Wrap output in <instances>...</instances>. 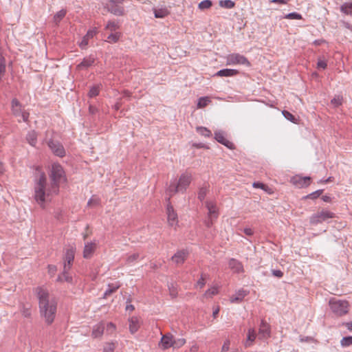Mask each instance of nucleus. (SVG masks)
<instances>
[{
  "mask_svg": "<svg viewBox=\"0 0 352 352\" xmlns=\"http://www.w3.org/2000/svg\"><path fill=\"white\" fill-rule=\"evenodd\" d=\"M34 169V199L42 206L47 198L58 194L60 186L67 182V177L63 166L58 163L52 165L49 173L50 183L47 182L46 175L41 166H35Z\"/></svg>",
  "mask_w": 352,
  "mask_h": 352,
  "instance_id": "obj_1",
  "label": "nucleus"
},
{
  "mask_svg": "<svg viewBox=\"0 0 352 352\" xmlns=\"http://www.w3.org/2000/svg\"><path fill=\"white\" fill-rule=\"evenodd\" d=\"M167 205H166V214L168 224L170 226H174L177 225L178 223V217L176 211L174 210L173 206H172L170 201V197L167 199Z\"/></svg>",
  "mask_w": 352,
  "mask_h": 352,
  "instance_id": "obj_7",
  "label": "nucleus"
},
{
  "mask_svg": "<svg viewBox=\"0 0 352 352\" xmlns=\"http://www.w3.org/2000/svg\"><path fill=\"white\" fill-rule=\"evenodd\" d=\"M35 293L38 300L41 316L44 318L45 322L50 325L55 319L57 302L54 299L50 298L48 291L43 287L35 288Z\"/></svg>",
  "mask_w": 352,
  "mask_h": 352,
  "instance_id": "obj_2",
  "label": "nucleus"
},
{
  "mask_svg": "<svg viewBox=\"0 0 352 352\" xmlns=\"http://www.w3.org/2000/svg\"><path fill=\"white\" fill-rule=\"evenodd\" d=\"M189 256L188 250L182 249L178 250L172 257L171 260L177 265L183 264Z\"/></svg>",
  "mask_w": 352,
  "mask_h": 352,
  "instance_id": "obj_10",
  "label": "nucleus"
},
{
  "mask_svg": "<svg viewBox=\"0 0 352 352\" xmlns=\"http://www.w3.org/2000/svg\"><path fill=\"white\" fill-rule=\"evenodd\" d=\"M56 270H57V267L56 265H48V272L51 275H54L55 274V272H56Z\"/></svg>",
  "mask_w": 352,
  "mask_h": 352,
  "instance_id": "obj_59",
  "label": "nucleus"
},
{
  "mask_svg": "<svg viewBox=\"0 0 352 352\" xmlns=\"http://www.w3.org/2000/svg\"><path fill=\"white\" fill-rule=\"evenodd\" d=\"M139 328L138 324V320L136 318H131L129 320V330L131 333H135L138 331Z\"/></svg>",
  "mask_w": 352,
  "mask_h": 352,
  "instance_id": "obj_30",
  "label": "nucleus"
},
{
  "mask_svg": "<svg viewBox=\"0 0 352 352\" xmlns=\"http://www.w3.org/2000/svg\"><path fill=\"white\" fill-rule=\"evenodd\" d=\"M340 344L344 347L352 345V336H346L342 338L340 341Z\"/></svg>",
  "mask_w": 352,
  "mask_h": 352,
  "instance_id": "obj_46",
  "label": "nucleus"
},
{
  "mask_svg": "<svg viewBox=\"0 0 352 352\" xmlns=\"http://www.w3.org/2000/svg\"><path fill=\"white\" fill-rule=\"evenodd\" d=\"M273 276L277 278H282L283 276V272L280 270H273L272 271Z\"/></svg>",
  "mask_w": 352,
  "mask_h": 352,
  "instance_id": "obj_55",
  "label": "nucleus"
},
{
  "mask_svg": "<svg viewBox=\"0 0 352 352\" xmlns=\"http://www.w3.org/2000/svg\"><path fill=\"white\" fill-rule=\"evenodd\" d=\"M197 285H199L200 288H202L205 285V278L204 274H201L200 279L197 281Z\"/></svg>",
  "mask_w": 352,
  "mask_h": 352,
  "instance_id": "obj_61",
  "label": "nucleus"
},
{
  "mask_svg": "<svg viewBox=\"0 0 352 352\" xmlns=\"http://www.w3.org/2000/svg\"><path fill=\"white\" fill-rule=\"evenodd\" d=\"M115 350V346L113 343H107L103 349V352H113Z\"/></svg>",
  "mask_w": 352,
  "mask_h": 352,
  "instance_id": "obj_50",
  "label": "nucleus"
},
{
  "mask_svg": "<svg viewBox=\"0 0 352 352\" xmlns=\"http://www.w3.org/2000/svg\"><path fill=\"white\" fill-rule=\"evenodd\" d=\"M243 232L248 236H252L254 234L253 230L250 228H245L243 229Z\"/></svg>",
  "mask_w": 352,
  "mask_h": 352,
  "instance_id": "obj_62",
  "label": "nucleus"
},
{
  "mask_svg": "<svg viewBox=\"0 0 352 352\" xmlns=\"http://www.w3.org/2000/svg\"><path fill=\"white\" fill-rule=\"evenodd\" d=\"M96 245L95 243H87L84 248L83 257L85 258H89L91 257L95 251Z\"/></svg>",
  "mask_w": 352,
  "mask_h": 352,
  "instance_id": "obj_23",
  "label": "nucleus"
},
{
  "mask_svg": "<svg viewBox=\"0 0 352 352\" xmlns=\"http://www.w3.org/2000/svg\"><path fill=\"white\" fill-rule=\"evenodd\" d=\"M123 2L124 0H109L104 8L116 16H122L124 14V8L122 6Z\"/></svg>",
  "mask_w": 352,
  "mask_h": 352,
  "instance_id": "obj_4",
  "label": "nucleus"
},
{
  "mask_svg": "<svg viewBox=\"0 0 352 352\" xmlns=\"http://www.w3.org/2000/svg\"><path fill=\"white\" fill-rule=\"evenodd\" d=\"M243 65L250 66V63L248 58L238 53L230 54L227 56V65Z\"/></svg>",
  "mask_w": 352,
  "mask_h": 352,
  "instance_id": "obj_6",
  "label": "nucleus"
},
{
  "mask_svg": "<svg viewBox=\"0 0 352 352\" xmlns=\"http://www.w3.org/2000/svg\"><path fill=\"white\" fill-rule=\"evenodd\" d=\"M170 14L166 8L154 9V15L155 18H164Z\"/></svg>",
  "mask_w": 352,
  "mask_h": 352,
  "instance_id": "obj_26",
  "label": "nucleus"
},
{
  "mask_svg": "<svg viewBox=\"0 0 352 352\" xmlns=\"http://www.w3.org/2000/svg\"><path fill=\"white\" fill-rule=\"evenodd\" d=\"M208 192V188L207 186H203L199 188L198 192V199L202 201L204 200L207 193Z\"/></svg>",
  "mask_w": 352,
  "mask_h": 352,
  "instance_id": "obj_40",
  "label": "nucleus"
},
{
  "mask_svg": "<svg viewBox=\"0 0 352 352\" xmlns=\"http://www.w3.org/2000/svg\"><path fill=\"white\" fill-rule=\"evenodd\" d=\"M311 179L309 176L295 175L291 178V183L298 188H306L310 185Z\"/></svg>",
  "mask_w": 352,
  "mask_h": 352,
  "instance_id": "obj_9",
  "label": "nucleus"
},
{
  "mask_svg": "<svg viewBox=\"0 0 352 352\" xmlns=\"http://www.w3.org/2000/svg\"><path fill=\"white\" fill-rule=\"evenodd\" d=\"M119 287H120V285H118V284L109 285V288L105 291L103 298H107L111 294L116 292Z\"/></svg>",
  "mask_w": 352,
  "mask_h": 352,
  "instance_id": "obj_33",
  "label": "nucleus"
},
{
  "mask_svg": "<svg viewBox=\"0 0 352 352\" xmlns=\"http://www.w3.org/2000/svg\"><path fill=\"white\" fill-rule=\"evenodd\" d=\"M342 23L346 28L352 31V25L351 24H349L348 22L344 21H342Z\"/></svg>",
  "mask_w": 352,
  "mask_h": 352,
  "instance_id": "obj_64",
  "label": "nucleus"
},
{
  "mask_svg": "<svg viewBox=\"0 0 352 352\" xmlns=\"http://www.w3.org/2000/svg\"><path fill=\"white\" fill-rule=\"evenodd\" d=\"M252 186L254 188H261L263 190H265V188H268V186H267L266 184H265L263 183L259 182H254L252 184Z\"/></svg>",
  "mask_w": 352,
  "mask_h": 352,
  "instance_id": "obj_53",
  "label": "nucleus"
},
{
  "mask_svg": "<svg viewBox=\"0 0 352 352\" xmlns=\"http://www.w3.org/2000/svg\"><path fill=\"white\" fill-rule=\"evenodd\" d=\"M340 11L346 15L352 16V2L343 3L340 6Z\"/></svg>",
  "mask_w": 352,
  "mask_h": 352,
  "instance_id": "obj_29",
  "label": "nucleus"
},
{
  "mask_svg": "<svg viewBox=\"0 0 352 352\" xmlns=\"http://www.w3.org/2000/svg\"><path fill=\"white\" fill-rule=\"evenodd\" d=\"M104 330V326L103 324H98L94 327L92 331V336L94 338H99L102 336Z\"/></svg>",
  "mask_w": 352,
  "mask_h": 352,
  "instance_id": "obj_25",
  "label": "nucleus"
},
{
  "mask_svg": "<svg viewBox=\"0 0 352 352\" xmlns=\"http://www.w3.org/2000/svg\"><path fill=\"white\" fill-rule=\"evenodd\" d=\"M270 325L264 320H261L258 333L262 336L263 338H269L270 336Z\"/></svg>",
  "mask_w": 352,
  "mask_h": 352,
  "instance_id": "obj_18",
  "label": "nucleus"
},
{
  "mask_svg": "<svg viewBox=\"0 0 352 352\" xmlns=\"http://www.w3.org/2000/svg\"><path fill=\"white\" fill-rule=\"evenodd\" d=\"M140 257L139 253H134L131 255H129L126 260V262L127 264H131L133 263L134 261H137L138 258Z\"/></svg>",
  "mask_w": 352,
  "mask_h": 352,
  "instance_id": "obj_48",
  "label": "nucleus"
},
{
  "mask_svg": "<svg viewBox=\"0 0 352 352\" xmlns=\"http://www.w3.org/2000/svg\"><path fill=\"white\" fill-rule=\"evenodd\" d=\"M239 74V71L234 69H223L218 71L214 76L219 77H232Z\"/></svg>",
  "mask_w": 352,
  "mask_h": 352,
  "instance_id": "obj_17",
  "label": "nucleus"
},
{
  "mask_svg": "<svg viewBox=\"0 0 352 352\" xmlns=\"http://www.w3.org/2000/svg\"><path fill=\"white\" fill-rule=\"evenodd\" d=\"M230 340H226L224 342V343H223V344L222 346L221 351L222 352H226V351H228L229 350V347H230Z\"/></svg>",
  "mask_w": 352,
  "mask_h": 352,
  "instance_id": "obj_58",
  "label": "nucleus"
},
{
  "mask_svg": "<svg viewBox=\"0 0 352 352\" xmlns=\"http://www.w3.org/2000/svg\"><path fill=\"white\" fill-rule=\"evenodd\" d=\"M214 139L218 142H219L220 144L224 145L225 146H226L229 149H231V150L235 149L234 144L232 142L228 140L224 137V132L223 131H215L214 132Z\"/></svg>",
  "mask_w": 352,
  "mask_h": 352,
  "instance_id": "obj_12",
  "label": "nucleus"
},
{
  "mask_svg": "<svg viewBox=\"0 0 352 352\" xmlns=\"http://www.w3.org/2000/svg\"><path fill=\"white\" fill-rule=\"evenodd\" d=\"M70 270L69 266H67V264L63 265V273L57 277L56 280L58 282H67V283H72V277L69 275L68 271Z\"/></svg>",
  "mask_w": 352,
  "mask_h": 352,
  "instance_id": "obj_20",
  "label": "nucleus"
},
{
  "mask_svg": "<svg viewBox=\"0 0 352 352\" xmlns=\"http://www.w3.org/2000/svg\"><path fill=\"white\" fill-rule=\"evenodd\" d=\"M219 6L222 8L231 9L234 7L235 3L232 0H221Z\"/></svg>",
  "mask_w": 352,
  "mask_h": 352,
  "instance_id": "obj_36",
  "label": "nucleus"
},
{
  "mask_svg": "<svg viewBox=\"0 0 352 352\" xmlns=\"http://www.w3.org/2000/svg\"><path fill=\"white\" fill-rule=\"evenodd\" d=\"M169 292H170V295L171 296V297L173 298H176L177 296V289L173 287V285H172L171 287H169Z\"/></svg>",
  "mask_w": 352,
  "mask_h": 352,
  "instance_id": "obj_56",
  "label": "nucleus"
},
{
  "mask_svg": "<svg viewBox=\"0 0 352 352\" xmlns=\"http://www.w3.org/2000/svg\"><path fill=\"white\" fill-rule=\"evenodd\" d=\"M47 145L54 155L60 157H63L65 155V150L62 144L59 142L50 140L47 142Z\"/></svg>",
  "mask_w": 352,
  "mask_h": 352,
  "instance_id": "obj_8",
  "label": "nucleus"
},
{
  "mask_svg": "<svg viewBox=\"0 0 352 352\" xmlns=\"http://www.w3.org/2000/svg\"><path fill=\"white\" fill-rule=\"evenodd\" d=\"M21 104L16 98H13L11 102L12 112L16 117H19L22 113Z\"/></svg>",
  "mask_w": 352,
  "mask_h": 352,
  "instance_id": "obj_21",
  "label": "nucleus"
},
{
  "mask_svg": "<svg viewBox=\"0 0 352 352\" xmlns=\"http://www.w3.org/2000/svg\"><path fill=\"white\" fill-rule=\"evenodd\" d=\"M336 217V214L327 210H322L320 212L314 214L310 217V223L312 225H317L318 223H321L329 219H333Z\"/></svg>",
  "mask_w": 352,
  "mask_h": 352,
  "instance_id": "obj_5",
  "label": "nucleus"
},
{
  "mask_svg": "<svg viewBox=\"0 0 352 352\" xmlns=\"http://www.w3.org/2000/svg\"><path fill=\"white\" fill-rule=\"evenodd\" d=\"M210 100L208 97L207 96H205V97H201L199 98L198 100V102H197V108L199 109H202V108H204L206 107L209 102H210Z\"/></svg>",
  "mask_w": 352,
  "mask_h": 352,
  "instance_id": "obj_34",
  "label": "nucleus"
},
{
  "mask_svg": "<svg viewBox=\"0 0 352 352\" xmlns=\"http://www.w3.org/2000/svg\"><path fill=\"white\" fill-rule=\"evenodd\" d=\"M321 199H322L323 201L324 202H331L332 201V198L329 196V195H323Z\"/></svg>",
  "mask_w": 352,
  "mask_h": 352,
  "instance_id": "obj_63",
  "label": "nucleus"
},
{
  "mask_svg": "<svg viewBox=\"0 0 352 352\" xmlns=\"http://www.w3.org/2000/svg\"><path fill=\"white\" fill-rule=\"evenodd\" d=\"M96 61L94 56L89 55V56L85 57L77 65L76 69L78 70H82L91 67Z\"/></svg>",
  "mask_w": 352,
  "mask_h": 352,
  "instance_id": "obj_13",
  "label": "nucleus"
},
{
  "mask_svg": "<svg viewBox=\"0 0 352 352\" xmlns=\"http://www.w3.org/2000/svg\"><path fill=\"white\" fill-rule=\"evenodd\" d=\"M120 28L118 22L115 21H109L105 26L106 30H109L111 32H114Z\"/></svg>",
  "mask_w": 352,
  "mask_h": 352,
  "instance_id": "obj_35",
  "label": "nucleus"
},
{
  "mask_svg": "<svg viewBox=\"0 0 352 352\" xmlns=\"http://www.w3.org/2000/svg\"><path fill=\"white\" fill-rule=\"evenodd\" d=\"M212 6V1H210V0H204V1H201L199 3L198 8L200 10H205V9L210 8Z\"/></svg>",
  "mask_w": 352,
  "mask_h": 352,
  "instance_id": "obj_42",
  "label": "nucleus"
},
{
  "mask_svg": "<svg viewBox=\"0 0 352 352\" xmlns=\"http://www.w3.org/2000/svg\"><path fill=\"white\" fill-rule=\"evenodd\" d=\"M186 340L184 338L173 339V347L178 349L184 346Z\"/></svg>",
  "mask_w": 352,
  "mask_h": 352,
  "instance_id": "obj_43",
  "label": "nucleus"
},
{
  "mask_svg": "<svg viewBox=\"0 0 352 352\" xmlns=\"http://www.w3.org/2000/svg\"><path fill=\"white\" fill-rule=\"evenodd\" d=\"M323 191L324 190L322 189L317 190L304 197V199H316L322 194Z\"/></svg>",
  "mask_w": 352,
  "mask_h": 352,
  "instance_id": "obj_39",
  "label": "nucleus"
},
{
  "mask_svg": "<svg viewBox=\"0 0 352 352\" xmlns=\"http://www.w3.org/2000/svg\"><path fill=\"white\" fill-rule=\"evenodd\" d=\"M192 181V175L190 173H185L181 175L177 185L181 190V192L186 191Z\"/></svg>",
  "mask_w": 352,
  "mask_h": 352,
  "instance_id": "obj_11",
  "label": "nucleus"
},
{
  "mask_svg": "<svg viewBox=\"0 0 352 352\" xmlns=\"http://www.w3.org/2000/svg\"><path fill=\"white\" fill-rule=\"evenodd\" d=\"M173 336L170 333H166L162 336L160 345H161L163 349H168L170 347L173 346Z\"/></svg>",
  "mask_w": 352,
  "mask_h": 352,
  "instance_id": "obj_15",
  "label": "nucleus"
},
{
  "mask_svg": "<svg viewBox=\"0 0 352 352\" xmlns=\"http://www.w3.org/2000/svg\"><path fill=\"white\" fill-rule=\"evenodd\" d=\"M120 36V32L111 33L107 36L106 41L110 43H116L119 41Z\"/></svg>",
  "mask_w": 352,
  "mask_h": 352,
  "instance_id": "obj_31",
  "label": "nucleus"
},
{
  "mask_svg": "<svg viewBox=\"0 0 352 352\" xmlns=\"http://www.w3.org/2000/svg\"><path fill=\"white\" fill-rule=\"evenodd\" d=\"M6 72V60L3 54L0 52V76Z\"/></svg>",
  "mask_w": 352,
  "mask_h": 352,
  "instance_id": "obj_47",
  "label": "nucleus"
},
{
  "mask_svg": "<svg viewBox=\"0 0 352 352\" xmlns=\"http://www.w3.org/2000/svg\"><path fill=\"white\" fill-rule=\"evenodd\" d=\"M21 313L23 316L25 318H29L31 316V311L30 310V308L25 307L24 305H23L21 308Z\"/></svg>",
  "mask_w": 352,
  "mask_h": 352,
  "instance_id": "obj_52",
  "label": "nucleus"
},
{
  "mask_svg": "<svg viewBox=\"0 0 352 352\" xmlns=\"http://www.w3.org/2000/svg\"><path fill=\"white\" fill-rule=\"evenodd\" d=\"M329 306L331 311L338 316H342L346 314L349 311V302L346 300H331Z\"/></svg>",
  "mask_w": 352,
  "mask_h": 352,
  "instance_id": "obj_3",
  "label": "nucleus"
},
{
  "mask_svg": "<svg viewBox=\"0 0 352 352\" xmlns=\"http://www.w3.org/2000/svg\"><path fill=\"white\" fill-rule=\"evenodd\" d=\"M285 18L288 19H302V15L298 12H291L287 14Z\"/></svg>",
  "mask_w": 352,
  "mask_h": 352,
  "instance_id": "obj_49",
  "label": "nucleus"
},
{
  "mask_svg": "<svg viewBox=\"0 0 352 352\" xmlns=\"http://www.w3.org/2000/svg\"><path fill=\"white\" fill-rule=\"evenodd\" d=\"M318 68H322L323 69H326L327 67V64L324 60H318L317 63Z\"/></svg>",
  "mask_w": 352,
  "mask_h": 352,
  "instance_id": "obj_60",
  "label": "nucleus"
},
{
  "mask_svg": "<svg viewBox=\"0 0 352 352\" xmlns=\"http://www.w3.org/2000/svg\"><path fill=\"white\" fill-rule=\"evenodd\" d=\"M167 192L169 193V197L170 198L173 194L181 192V190L177 184H171L167 189Z\"/></svg>",
  "mask_w": 352,
  "mask_h": 352,
  "instance_id": "obj_41",
  "label": "nucleus"
},
{
  "mask_svg": "<svg viewBox=\"0 0 352 352\" xmlns=\"http://www.w3.org/2000/svg\"><path fill=\"white\" fill-rule=\"evenodd\" d=\"M74 260V250L73 248L67 249L64 255V265L67 264V266H69V268H71Z\"/></svg>",
  "mask_w": 352,
  "mask_h": 352,
  "instance_id": "obj_22",
  "label": "nucleus"
},
{
  "mask_svg": "<svg viewBox=\"0 0 352 352\" xmlns=\"http://www.w3.org/2000/svg\"><path fill=\"white\" fill-rule=\"evenodd\" d=\"M30 113L25 111H23L22 113H21V116L19 117H21L22 120L25 122H28Z\"/></svg>",
  "mask_w": 352,
  "mask_h": 352,
  "instance_id": "obj_57",
  "label": "nucleus"
},
{
  "mask_svg": "<svg viewBox=\"0 0 352 352\" xmlns=\"http://www.w3.org/2000/svg\"><path fill=\"white\" fill-rule=\"evenodd\" d=\"M228 265L229 267L235 273H241L244 270L241 262L235 258H231L229 261Z\"/></svg>",
  "mask_w": 352,
  "mask_h": 352,
  "instance_id": "obj_19",
  "label": "nucleus"
},
{
  "mask_svg": "<svg viewBox=\"0 0 352 352\" xmlns=\"http://www.w3.org/2000/svg\"><path fill=\"white\" fill-rule=\"evenodd\" d=\"M213 219L214 217H210L208 216V219L205 220L204 224L207 228H211L213 225Z\"/></svg>",
  "mask_w": 352,
  "mask_h": 352,
  "instance_id": "obj_54",
  "label": "nucleus"
},
{
  "mask_svg": "<svg viewBox=\"0 0 352 352\" xmlns=\"http://www.w3.org/2000/svg\"><path fill=\"white\" fill-rule=\"evenodd\" d=\"M249 294V292L243 289L238 290L234 295L230 297V301L232 303H239Z\"/></svg>",
  "mask_w": 352,
  "mask_h": 352,
  "instance_id": "obj_16",
  "label": "nucleus"
},
{
  "mask_svg": "<svg viewBox=\"0 0 352 352\" xmlns=\"http://www.w3.org/2000/svg\"><path fill=\"white\" fill-rule=\"evenodd\" d=\"M26 140L28 143L34 146L37 142V134L35 131H30L26 136Z\"/></svg>",
  "mask_w": 352,
  "mask_h": 352,
  "instance_id": "obj_27",
  "label": "nucleus"
},
{
  "mask_svg": "<svg viewBox=\"0 0 352 352\" xmlns=\"http://www.w3.org/2000/svg\"><path fill=\"white\" fill-rule=\"evenodd\" d=\"M100 203V199H98V198H96L94 197H92L89 201H88V203H87V205L89 206H98Z\"/></svg>",
  "mask_w": 352,
  "mask_h": 352,
  "instance_id": "obj_51",
  "label": "nucleus"
},
{
  "mask_svg": "<svg viewBox=\"0 0 352 352\" xmlns=\"http://www.w3.org/2000/svg\"><path fill=\"white\" fill-rule=\"evenodd\" d=\"M100 93V85H97L95 86H93L90 88L89 91L88 93V96L89 98H94L97 96H98Z\"/></svg>",
  "mask_w": 352,
  "mask_h": 352,
  "instance_id": "obj_38",
  "label": "nucleus"
},
{
  "mask_svg": "<svg viewBox=\"0 0 352 352\" xmlns=\"http://www.w3.org/2000/svg\"><path fill=\"white\" fill-rule=\"evenodd\" d=\"M65 10H60L54 16V22L58 24L66 15Z\"/></svg>",
  "mask_w": 352,
  "mask_h": 352,
  "instance_id": "obj_37",
  "label": "nucleus"
},
{
  "mask_svg": "<svg viewBox=\"0 0 352 352\" xmlns=\"http://www.w3.org/2000/svg\"><path fill=\"white\" fill-rule=\"evenodd\" d=\"M98 33L97 28L89 30L87 34L82 37V41L79 43V47L84 50L88 45L89 39L92 38Z\"/></svg>",
  "mask_w": 352,
  "mask_h": 352,
  "instance_id": "obj_14",
  "label": "nucleus"
},
{
  "mask_svg": "<svg viewBox=\"0 0 352 352\" xmlns=\"http://www.w3.org/2000/svg\"><path fill=\"white\" fill-rule=\"evenodd\" d=\"M343 97L342 96H336L331 100V103L335 107H338L342 104Z\"/></svg>",
  "mask_w": 352,
  "mask_h": 352,
  "instance_id": "obj_44",
  "label": "nucleus"
},
{
  "mask_svg": "<svg viewBox=\"0 0 352 352\" xmlns=\"http://www.w3.org/2000/svg\"><path fill=\"white\" fill-rule=\"evenodd\" d=\"M256 338V334L254 329H250L248 331V338L245 342V346H250Z\"/></svg>",
  "mask_w": 352,
  "mask_h": 352,
  "instance_id": "obj_28",
  "label": "nucleus"
},
{
  "mask_svg": "<svg viewBox=\"0 0 352 352\" xmlns=\"http://www.w3.org/2000/svg\"><path fill=\"white\" fill-rule=\"evenodd\" d=\"M206 208L208 210V216L210 217H214L215 219L218 217V212L216 208L215 205L210 201L206 202Z\"/></svg>",
  "mask_w": 352,
  "mask_h": 352,
  "instance_id": "obj_24",
  "label": "nucleus"
},
{
  "mask_svg": "<svg viewBox=\"0 0 352 352\" xmlns=\"http://www.w3.org/2000/svg\"><path fill=\"white\" fill-rule=\"evenodd\" d=\"M196 131L202 136L210 138L212 136V132L206 127L197 126Z\"/></svg>",
  "mask_w": 352,
  "mask_h": 352,
  "instance_id": "obj_32",
  "label": "nucleus"
},
{
  "mask_svg": "<svg viewBox=\"0 0 352 352\" xmlns=\"http://www.w3.org/2000/svg\"><path fill=\"white\" fill-rule=\"evenodd\" d=\"M283 115L284 117L287 119L288 120L291 121L293 123H296L297 119L295 118V116L291 113L290 112L284 110L283 111Z\"/></svg>",
  "mask_w": 352,
  "mask_h": 352,
  "instance_id": "obj_45",
  "label": "nucleus"
}]
</instances>
